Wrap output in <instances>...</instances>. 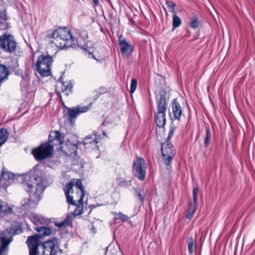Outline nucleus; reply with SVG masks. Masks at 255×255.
Masks as SVG:
<instances>
[{"label":"nucleus","instance_id":"46","mask_svg":"<svg viewBox=\"0 0 255 255\" xmlns=\"http://www.w3.org/2000/svg\"><path fill=\"white\" fill-rule=\"evenodd\" d=\"M103 134L104 136H106V132L105 131H103Z\"/></svg>","mask_w":255,"mask_h":255},{"label":"nucleus","instance_id":"7","mask_svg":"<svg viewBox=\"0 0 255 255\" xmlns=\"http://www.w3.org/2000/svg\"><path fill=\"white\" fill-rule=\"evenodd\" d=\"M53 62V57L48 53L39 55L35 63L36 70L42 77L51 74V66Z\"/></svg>","mask_w":255,"mask_h":255},{"label":"nucleus","instance_id":"25","mask_svg":"<svg viewBox=\"0 0 255 255\" xmlns=\"http://www.w3.org/2000/svg\"><path fill=\"white\" fill-rule=\"evenodd\" d=\"M181 24V20L180 17L177 15V14L174 13L172 18V31H174L176 28L178 27Z\"/></svg>","mask_w":255,"mask_h":255},{"label":"nucleus","instance_id":"6","mask_svg":"<svg viewBox=\"0 0 255 255\" xmlns=\"http://www.w3.org/2000/svg\"><path fill=\"white\" fill-rule=\"evenodd\" d=\"M160 98L157 101V112L154 114V119L157 126L164 127L166 123L165 115L167 103L166 100V94L163 92L159 94Z\"/></svg>","mask_w":255,"mask_h":255},{"label":"nucleus","instance_id":"23","mask_svg":"<svg viewBox=\"0 0 255 255\" xmlns=\"http://www.w3.org/2000/svg\"><path fill=\"white\" fill-rule=\"evenodd\" d=\"M29 218L33 224L37 225L38 224H42L44 221V219L40 216L36 214H31Z\"/></svg>","mask_w":255,"mask_h":255},{"label":"nucleus","instance_id":"20","mask_svg":"<svg viewBox=\"0 0 255 255\" xmlns=\"http://www.w3.org/2000/svg\"><path fill=\"white\" fill-rule=\"evenodd\" d=\"M12 209L7 204L0 199V216H4L11 214Z\"/></svg>","mask_w":255,"mask_h":255},{"label":"nucleus","instance_id":"21","mask_svg":"<svg viewBox=\"0 0 255 255\" xmlns=\"http://www.w3.org/2000/svg\"><path fill=\"white\" fill-rule=\"evenodd\" d=\"M7 18L5 11H0V30H6L9 27V23L7 22Z\"/></svg>","mask_w":255,"mask_h":255},{"label":"nucleus","instance_id":"38","mask_svg":"<svg viewBox=\"0 0 255 255\" xmlns=\"http://www.w3.org/2000/svg\"><path fill=\"white\" fill-rule=\"evenodd\" d=\"M43 236H48L51 233V230L50 228L44 227Z\"/></svg>","mask_w":255,"mask_h":255},{"label":"nucleus","instance_id":"24","mask_svg":"<svg viewBox=\"0 0 255 255\" xmlns=\"http://www.w3.org/2000/svg\"><path fill=\"white\" fill-rule=\"evenodd\" d=\"M205 131L206 134L204 137V144L205 147L206 148L208 147L210 143L212 138V134L209 127H206Z\"/></svg>","mask_w":255,"mask_h":255},{"label":"nucleus","instance_id":"8","mask_svg":"<svg viewBox=\"0 0 255 255\" xmlns=\"http://www.w3.org/2000/svg\"><path fill=\"white\" fill-rule=\"evenodd\" d=\"M21 233V226H17L15 229H6L0 233V255H2L7 250L8 246L12 240V237Z\"/></svg>","mask_w":255,"mask_h":255},{"label":"nucleus","instance_id":"40","mask_svg":"<svg viewBox=\"0 0 255 255\" xmlns=\"http://www.w3.org/2000/svg\"><path fill=\"white\" fill-rule=\"evenodd\" d=\"M88 53H89V55L91 56V58H93L94 59H95L97 61H99L95 56V55L93 54L92 52H91V49L89 47L88 49H87V50Z\"/></svg>","mask_w":255,"mask_h":255},{"label":"nucleus","instance_id":"35","mask_svg":"<svg viewBox=\"0 0 255 255\" xmlns=\"http://www.w3.org/2000/svg\"><path fill=\"white\" fill-rule=\"evenodd\" d=\"M137 86V81L135 79H132L131 81L130 87V93H133Z\"/></svg>","mask_w":255,"mask_h":255},{"label":"nucleus","instance_id":"41","mask_svg":"<svg viewBox=\"0 0 255 255\" xmlns=\"http://www.w3.org/2000/svg\"><path fill=\"white\" fill-rule=\"evenodd\" d=\"M105 92V89L103 87H101L98 89V93L100 94H103Z\"/></svg>","mask_w":255,"mask_h":255},{"label":"nucleus","instance_id":"2","mask_svg":"<svg viewBox=\"0 0 255 255\" xmlns=\"http://www.w3.org/2000/svg\"><path fill=\"white\" fill-rule=\"evenodd\" d=\"M32 179L35 181L32 184L29 183H25L24 184V188L29 194L28 198H23L20 202L21 209L24 213L36 208L45 189L42 177L34 176Z\"/></svg>","mask_w":255,"mask_h":255},{"label":"nucleus","instance_id":"19","mask_svg":"<svg viewBox=\"0 0 255 255\" xmlns=\"http://www.w3.org/2000/svg\"><path fill=\"white\" fill-rule=\"evenodd\" d=\"M173 145L171 142H166L165 145L163 144L161 147L162 156H174L175 151L173 149Z\"/></svg>","mask_w":255,"mask_h":255},{"label":"nucleus","instance_id":"28","mask_svg":"<svg viewBox=\"0 0 255 255\" xmlns=\"http://www.w3.org/2000/svg\"><path fill=\"white\" fill-rule=\"evenodd\" d=\"M8 138V133L6 129L1 128L0 129V140L2 143H4Z\"/></svg>","mask_w":255,"mask_h":255},{"label":"nucleus","instance_id":"36","mask_svg":"<svg viewBox=\"0 0 255 255\" xmlns=\"http://www.w3.org/2000/svg\"><path fill=\"white\" fill-rule=\"evenodd\" d=\"M72 164L74 166L77 165V168L76 169L78 170H81L84 168V164L82 163L81 159L80 160V162H77V161L74 160Z\"/></svg>","mask_w":255,"mask_h":255},{"label":"nucleus","instance_id":"29","mask_svg":"<svg viewBox=\"0 0 255 255\" xmlns=\"http://www.w3.org/2000/svg\"><path fill=\"white\" fill-rule=\"evenodd\" d=\"M166 4H167L170 12L173 13L177 14V11H176L174 9V7L176 5L175 2L172 1L167 0L166 2Z\"/></svg>","mask_w":255,"mask_h":255},{"label":"nucleus","instance_id":"43","mask_svg":"<svg viewBox=\"0 0 255 255\" xmlns=\"http://www.w3.org/2000/svg\"><path fill=\"white\" fill-rule=\"evenodd\" d=\"M93 3L95 5H98L99 3V0H93Z\"/></svg>","mask_w":255,"mask_h":255},{"label":"nucleus","instance_id":"13","mask_svg":"<svg viewBox=\"0 0 255 255\" xmlns=\"http://www.w3.org/2000/svg\"><path fill=\"white\" fill-rule=\"evenodd\" d=\"M89 109L88 106H76L75 108H68L67 114L70 124L74 125L77 116L81 113L87 112Z\"/></svg>","mask_w":255,"mask_h":255},{"label":"nucleus","instance_id":"12","mask_svg":"<svg viewBox=\"0 0 255 255\" xmlns=\"http://www.w3.org/2000/svg\"><path fill=\"white\" fill-rule=\"evenodd\" d=\"M198 192V188L197 187H194L193 189V201L189 204L187 208L186 218L189 220L193 217L197 210Z\"/></svg>","mask_w":255,"mask_h":255},{"label":"nucleus","instance_id":"3","mask_svg":"<svg viewBox=\"0 0 255 255\" xmlns=\"http://www.w3.org/2000/svg\"><path fill=\"white\" fill-rule=\"evenodd\" d=\"M39 238L37 234L28 237L26 243L29 255H56L59 250L58 240L53 238L42 243Z\"/></svg>","mask_w":255,"mask_h":255},{"label":"nucleus","instance_id":"17","mask_svg":"<svg viewBox=\"0 0 255 255\" xmlns=\"http://www.w3.org/2000/svg\"><path fill=\"white\" fill-rule=\"evenodd\" d=\"M172 108L174 119L179 121L182 111L181 106L179 103L177 102L176 99H174L173 100Z\"/></svg>","mask_w":255,"mask_h":255},{"label":"nucleus","instance_id":"26","mask_svg":"<svg viewBox=\"0 0 255 255\" xmlns=\"http://www.w3.org/2000/svg\"><path fill=\"white\" fill-rule=\"evenodd\" d=\"M73 85L70 82L62 83V90L63 92H66V94L68 95V92H71Z\"/></svg>","mask_w":255,"mask_h":255},{"label":"nucleus","instance_id":"15","mask_svg":"<svg viewBox=\"0 0 255 255\" xmlns=\"http://www.w3.org/2000/svg\"><path fill=\"white\" fill-rule=\"evenodd\" d=\"M118 42L122 55L124 57H128L133 51V46L126 39L123 38L122 35L119 36Z\"/></svg>","mask_w":255,"mask_h":255},{"label":"nucleus","instance_id":"31","mask_svg":"<svg viewBox=\"0 0 255 255\" xmlns=\"http://www.w3.org/2000/svg\"><path fill=\"white\" fill-rule=\"evenodd\" d=\"M198 25V19L196 16H194L190 21V26L193 29H196Z\"/></svg>","mask_w":255,"mask_h":255},{"label":"nucleus","instance_id":"39","mask_svg":"<svg viewBox=\"0 0 255 255\" xmlns=\"http://www.w3.org/2000/svg\"><path fill=\"white\" fill-rule=\"evenodd\" d=\"M35 229L37 231V232L39 233L40 235H39V236L40 237V236H43L44 229H44V227L42 226L40 227H36Z\"/></svg>","mask_w":255,"mask_h":255},{"label":"nucleus","instance_id":"34","mask_svg":"<svg viewBox=\"0 0 255 255\" xmlns=\"http://www.w3.org/2000/svg\"><path fill=\"white\" fill-rule=\"evenodd\" d=\"M174 156L167 155L165 156H162L164 164L168 166L170 165L172 162V160Z\"/></svg>","mask_w":255,"mask_h":255},{"label":"nucleus","instance_id":"4","mask_svg":"<svg viewBox=\"0 0 255 255\" xmlns=\"http://www.w3.org/2000/svg\"><path fill=\"white\" fill-rule=\"evenodd\" d=\"M64 138L62 134L56 130L51 132L48 138V142L41 144L33 149L32 153L37 160H41L51 156L54 146L63 144Z\"/></svg>","mask_w":255,"mask_h":255},{"label":"nucleus","instance_id":"33","mask_svg":"<svg viewBox=\"0 0 255 255\" xmlns=\"http://www.w3.org/2000/svg\"><path fill=\"white\" fill-rule=\"evenodd\" d=\"M133 190L135 191V195L137 196L139 200V201L142 203L144 201V197L141 195L140 189L134 188H133Z\"/></svg>","mask_w":255,"mask_h":255},{"label":"nucleus","instance_id":"14","mask_svg":"<svg viewBox=\"0 0 255 255\" xmlns=\"http://www.w3.org/2000/svg\"><path fill=\"white\" fill-rule=\"evenodd\" d=\"M101 138L100 135L96 134V131H94L92 134L88 135L85 137L83 144L85 148L95 149L98 147V143Z\"/></svg>","mask_w":255,"mask_h":255},{"label":"nucleus","instance_id":"30","mask_svg":"<svg viewBox=\"0 0 255 255\" xmlns=\"http://www.w3.org/2000/svg\"><path fill=\"white\" fill-rule=\"evenodd\" d=\"M115 219H120L123 222L127 221L128 219V217L127 215L123 214L121 212L116 213L115 215Z\"/></svg>","mask_w":255,"mask_h":255},{"label":"nucleus","instance_id":"27","mask_svg":"<svg viewBox=\"0 0 255 255\" xmlns=\"http://www.w3.org/2000/svg\"><path fill=\"white\" fill-rule=\"evenodd\" d=\"M72 223L71 217L68 216L63 221L57 224L59 228L65 227L69 226Z\"/></svg>","mask_w":255,"mask_h":255},{"label":"nucleus","instance_id":"5","mask_svg":"<svg viewBox=\"0 0 255 255\" xmlns=\"http://www.w3.org/2000/svg\"><path fill=\"white\" fill-rule=\"evenodd\" d=\"M32 173V172L23 174L21 175H16L12 172L5 171V168L3 167L0 174V189L1 188L6 189L10 184L14 182V180H17V182L22 183L24 186L25 183H29L32 184L35 181L32 179L34 176H40L42 177L43 181L44 178L41 174L39 175L38 174Z\"/></svg>","mask_w":255,"mask_h":255},{"label":"nucleus","instance_id":"9","mask_svg":"<svg viewBox=\"0 0 255 255\" xmlns=\"http://www.w3.org/2000/svg\"><path fill=\"white\" fill-rule=\"evenodd\" d=\"M17 42L13 35L5 32L0 35V50L12 54L16 50Z\"/></svg>","mask_w":255,"mask_h":255},{"label":"nucleus","instance_id":"45","mask_svg":"<svg viewBox=\"0 0 255 255\" xmlns=\"http://www.w3.org/2000/svg\"><path fill=\"white\" fill-rule=\"evenodd\" d=\"M4 143H2L1 140H0V146H1Z\"/></svg>","mask_w":255,"mask_h":255},{"label":"nucleus","instance_id":"18","mask_svg":"<svg viewBox=\"0 0 255 255\" xmlns=\"http://www.w3.org/2000/svg\"><path fill=\"white\" fill-rule=\"evenodd\" d=\"M73 186V183L72 182H69L68 184H67L65 189V194L66 197L67 203L71 205H76V207H77L79 206V204L78 203V205H77L76 203V201H74L73 200V197L70 195V193L71 191L72 190ZM76 208L77 207H76Z\"/></svg>","mask_w":255,"mask_h":255},{"label":"nucleus","instance_id":"42","mask_svg":"<svg viewBox=\"0 0 255 255\" xmlns=\"http://www.w3.org/2000/svg\"><path fill=\"white\" fill-rule=\"evenodd\" d=\"M91 231L94 234L97 232V229L93 225L91 226Z\"/></svg>","mask_w":255,"mask_h":255},{"label":"nucleus","instance_id":"22","mask_svg":"<svg viewBox=\"0 0 255 255\" xmlns=\"http://www.w3.org/2000/svg\"><path fill=\"white\" fill-rule=\"evenodd\" d=\"M188 244V250L190 255H192L196 248V242L192 237H189L187 239Z\"/></svg>","mask_w":255,"mask_h":255},{"label":"nucleus","instance_id":"44","mask_svg":"<svg viewBox=\"0 0 255 255\" xmlns=\"http://www.w3.org/2000/svg\"><path fill=\"white\" fill-rule=\"evenodd\" d=\"M111 244H110V245H109V246H108L107 247H106V252H105V255H106V254H107V253L108 250V249H109V248H110V247H111Z\"/></svg>","mask_w":255,"mask_h":255},{"label":"nucleus","instance_id":"32","mask_svg":"<svg viewBox=\"0 0 255 255\" xmlns=\"http://www.w3.org/2000/svg\"><path fill=\"white\" fill-rule=\"evenodd\" d=\"M175 128H176V127L175 126H170L169 132L168 133V135L167 136L166 142H171L170 139L173 136Z\"/></svg>","mask_w":255,"mask_h":255},{"label":"nucleus","instance_id":"37","mask_svg":"<svg viewBox=\"0 0 255 255\" xmlns=\"http://www.w3.org/2000/svg\"><path fill=\"white\" fill-rule=\"evenodd\" d=\"M121 186H128L131 185L130 181L122 180L120 183Z\"/></svg>","mask_w":255,"mask_h":255},{"label":"nucleus","instance_id":"11","mask_svg":"<svg viewBox=\"0 0 255 255\" xmlns=\"http://www.w3.org/2000/svg\"><path fill=\"white\" fill-rule=\"evenodd\" d=\"M70 182H72L73 186L75 185L77 188L79 189L81 193L80 199L78 200L79 205L75 208L74 211V216H77L81 215L84 212V210L85 209L83 207V198L86 194V191L80 179H73L71 180Z\"/></svg>","mask_w":255,"mask_h":255},{"label":"nucleus","instance_id":"10","mask_svg":"<svg viewBox=\"0 0 255 255\" xmlns=\"http://www.w3.org/2000/svg\"><path fill=\"white\" fill-rule=\"evenodd\" d=\"M146 167L145 160L140 157H136L133 161L132 172L135 177L140 181L145 179Z\"/></svg>","mask_w":255,"mask_h":255},{"label":"nucleus","instance_id":"16","mask_svg":"<svg viewBox=\"0 0 255 255\" xmlns=\"http://www.w3.org/2000/svg\"><path fill=\"white\" fill-rule=\"evenodd\" d=\"M60 148L63 152L67 156L75 155L77 153V146L71 142H67L60 146Z\"/></svg>","mask_w":255,"mask_h":255},{"label":"nucleus","instance_id":"1","mask_svg":"<svg viewBox=\"0 0 255 255\" xmlns=\"http://www.w3.org/2000/svg\"><path fill=\"white\" fill-rule=\"evenodd\" d=\"M49 38H52L51 43H54L60 49L65 48L75 47L76 46L85 50L89 48L88 42L86 40L88 38L85 34V37H82L81 34L73 35L70 30L67 27L57 29L47 35Z\"/></svg>","mask_w":255,"mask_h":255}]
</instances>
